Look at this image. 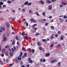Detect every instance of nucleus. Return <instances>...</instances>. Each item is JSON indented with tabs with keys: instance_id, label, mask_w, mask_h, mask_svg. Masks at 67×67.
I'll list each match as a JSON object with an SVG mask.
<instances>
[{
	"instance_id": "obj_1",
	"label": "nucleus",
	"mask_w": 67,
	"mask_h": 67,
	"mask_svg": "<svg viewBox=\"0 0 67 67\" xmlns=\"http://www.w3.org/2000/svg\"><path fill=\"white\" fill-rule=\"evenodd\" d=\"M28 60L29 61V63H31V64H32V63H33V60H31V58H29L28 59Z\"/></svg>"
},
{
	"instance_id": "obj_2",
	"label": "nucleus",
	"mask_w": 67,
	"mask_h": 67,
	"mask_svg": "<svg viewBox=\"0 0 67 67\" xmlns=\"http://www.w3.org/2000/svg\"><path fill=\"white\" fill-rule=\"evenodd\" d=\"M54 35H55L54 34H52L50 37V39L51 40H52V39H53L54 37L53 36H54Z\"/></svg>"
},
{
	"instance_id": "obj_3",
	"label": "nucleus",
	"mask_w": 67,
	"mask_h": 67,
	"mask_svg": "<svg viewBox=\"0 0 67 67\" xmlns=\"http://www.w3.org/2000/svg\"><path fill=\"white\" fill-rule=\"evenodd\" d=\"M58 67H60L61 65V62H59L57 64Z\"/></svg>"
},
{
	"instance_id": "obj_4",
	"label": "nucleus",
	"mask_w": 67,
	"mask_h": 67,
	"mask_svg": "<svg viewBox=\"0 0 67 67\" xmlns=\"http://www.w3.org/2000/svg\"><path fill=\"white\" fill-rule=\"evenodd\" d=\"M23 38L24 40H27L28 39V38H27V37L26 36H24L23 37Z\"/></svg>"
},
{
	"instance_id": "obj_5",
	"label": "nucleus",
	"mask_w": 67,
	"mask_h": 67,
	"mask_svg": "<svg viewBox=\"0 0 67 67\" xmlns=\"http://www.w3.org/2000/svg\"><path fill=\"white\" fill-rule=\"evenodd\" d=\"M50 54L49 53H47L45 55V57H48L49 56Z\"/></svg>"
},
{
	"instance_id": "obj_6",
	"label": "nucleus",
	"mask_w": 67,
	"mask_h": 67,
	"mask_svg": "<svg viewBox=\"0 0 67 67\" xmlns=\"http://www.w3.org/2000/svg\"><path fill=\"white\" fill-rule=\"evenodd\" d=\"M6 25L8 27H10V26L9 25V23L7 22L6 23Z\"/></svg>"
},
{
	"instance_id": "obj_7",
	"label": "nucleus",
	"mask_w": 67,
	"mask_h": 67,
	"mask_svg": "<svg viewBox=\"0 0 67 67\" xmlns=\"http://www.w3.org/2000/svg\"><path fill=\"white\" fill-rule=\"evenodd\" d=\"M15 18H13L12 17H10L9 18V19H10L11 20H15Z\"/></svg>"
},
{
	"instance_id": "obj_8",
	"label": "nucleus",
	"mask_w": 67,
	"mask_h": 67,
	"mask_svg": "<svg viewBox=\"0 0 67 67\" xmlns=\"http://www.w3.org/2000/svg\"><path fill=\"white\" fill-rule=\"evenodd\" d=\"M40 2L42 4H43V5H44V2H43V1H40Z\"/></svg>"
},
{
	"instance_id": "obj_9",
	"label": "nucleus",
	"mask_w": 67,
	"mask_h": 67,
	"mask_svg": "<svg viewBox=\"0 0 67 67\" xmlns=\"http://www.w3.org/2000/svg\"><path fill=\"white\" fill-rule=\"evenodd\" d=\"M51 28L52 30H54V29H55V27L53 26H51Z\"/></svg>"
},
{
	"instance_id": "obj_10",
	"label": "nucleus",
	"mask_w": 67,
	"mask_h": 67,
	"mask_svg": "<svg viewBox=\"0 0 67 67\" xmlns=\"http://www.w3.org/2000/svg\"><path fill=\"white\" fill-rule=\"evenodd\" d=\"M28 4H29V2L27 1L26 2H25L24 3L25 5H27Z\"/></svg>"
},
{
	"instance_id": "obj_11",
	"label": "nucleus",
	"mask_w": 67,
	"mask_h": 67,
	"mask_svg": "<svg viewBox=\"0 0 67 67\" xmlns=\"http://www.w3.org/2000/svg\"><path fill=\"white\" fill-rule=\"evenodd\" d=\"M21 35L22 36H24V35H25V31L23 32L22 33Z\"/></svg>"
},
{
	"instance_id": "obj_12",
	"label": "nucleus",
	"mask_w": 67,
	"mask_h": 67,
	"mask_svg": "<svg viewBox=\"0 0 67 67\" xmlns=\"http://www.w3.org/2000/svg\"><path fill=\"white\" fill-rule=\"evenodd\" d=\"M47 3H49V4L50 3H52V2H51V1H49V0H47Z\"/></svg>"
},
{
	"instance_id": "obj_13",
	"label": "nucleus",
	"mask_w": 67,
	"mask_h": 67,
	"mask_svg": "<svg viewBox=\"0 0 67 67\" xmlns=\"http://www.w3.org/2000/svg\"><path fill=\"white\" fill-rule=\"evenodd\" d=\"M31 52L32 54H34V52H35V50L34 49H32L31 50Z\"/></svg>"
},
{
	"instance_id": "obj_14",
	"label": "nucleus",
	"mask_w": 67,
	"mask_h": 67,
	"mask_svg": "<svg viewBox=\"0 0 67 67\" xmlns=\"http://www.w3.org/2000/svg\"><path fill=\"white\" fill-rule=\"evenodd\" d=\"M28 50L29 52H32V50L30 48H28Z\"/></svg>"
},
{
	"instance_id": "obj_15",
	"label": "nucleus",
	"mask_w": 67,
	"mask_h": 67,
	"mask_svg": "<svg viewBox=\"0 0 67 67\" xmlns=\"http://www.w3.org/2000/svg\"><path fill=\"white\" fill-rule=\"evenodd\" d=\"M9 54L11 56H13V55H12L13 54V53H12V52H10Z\"/></svg>"
},
{
	"instance_id": "obj_16",
	"label": "nucleus",
	"mask_w": 67,
	"mask_h": 67,
	"mask_svg": "<svg viewBox=\"0 0 67 67\" xmlns=\"http://www.w3.org/2000/svg\"><path fill=\"white\" fill-rule=\"evenodd\" d=\"M52 6H50L48 8V10H52Z\"/></svg>"
},
{
	"instance_id": "obj_17",
	"label": "nucleus",
	"mask_w": 67,
	"mask_h": 67,
	"mask_svg": "<svg viewBox=\"0 0 67 67\" xmlns=\"http://www.w3.org/2000/svg\"><path fill=\"white\" fill-rule=\"evenodd\" d=\"M39 50H40V51H42V49H43V48H42V47H39Z\"/></svg>"
},
{
	"instance_id": "obj_18",
	"label": "nucleus",
	"mask_w": 67,
	"mask_h": 67,
	"mask_svg": "<svg viewBox=\"0 0 67 67\" xmlns=\"http://www.w3.org/2000/svg\"><path fill=\"white\" fill-rule=\"evenodd\" d=\"M20 55H19V57H22V55H23V53H22V52H21L20 53Z\"/></svg>"
},
{
	"instance_id": "obj_19",
	"label": "nucleus",
	"mask_w": 67,
	"mask_h": 67,
	"mask_svg": "<svg viewBox=\"0 0 67 67\" xmlns=\"http://www.w3.org/2000/svg\"><path fill=\"white\" fill-rule=\"evenodd\" d=\"M37 44L38 46H41V43H40L39 42H37Z\"/></svg>"
},
{
	"instance_id": "obj_20",
	"label": "nucleus",
	"mask_w": 67,
	"mask_h": 67,
	"mask_svg": "<svg viewBox=\"0 0 67 67\" xmlns=\"http://www.w3.org/2000/svg\"><path fill=\"white\" fill-rule=\"evenodd\" d=\"M9 45H7L5 47V48H9Z\"/></svg>"
},
{
	"instance_id": "obj_21",
	"label": "nucleus",
	"mask_w": 67,
	"mask_h": 67,
	"mask_svg": "<svg viewBox=\"0 0 67 67\" xmlns=\"http://www.w3.org/2000/svg\"><path fill=\"white\" fill-rule=\"evenodd\" d=\"M2 52H5V50L4 49H3L2 50Z\"/></svg>"
},
{
	"instance_id": "obj_22",
	"label": "nucleus",
	"mask_w": 67,
	"mask_h": 67,
	"mask_svg": "<svg viewBox=\"0 0 67 67\" xmlns=\"http://www.w3.org/2000/svg\"><path fill=\"white\" fill-rule=\"evenodd\" d=\"M3 3L2 2H0V5H3Z\"/></svg>"
},
{
	"instance_id": "obj_23",
	"label": "nucleus",
	"mask_w": 67,
	"mask_h": 67,
	"mask_svg": "<svg viewBox=\"0 0 67 67\" xmlns=\"http://www.w3.org/2000/svg\"><path fill=\"white\" fill-rule=\"evenodd\" d=\"M42 41L43 42H46L47 41V40L46 39H42Z\"/></svg>"
},
{
	"instance_id": "obj_24",
	"label": "nucleus",
	"mask_w": 67,
	"mask_h": 67,
	"mask_svg": "<svg viewBox=\"0 0 67 67\" xmlns=\"http://www.w3.org/2000/svg\"><path fill=\"white\" fill-rule=\"evenodd\" d=\"M35 13L37 15H38L39 16H40V15L38 14V12H36Z\"/></svg>"
},
{
	"instance_id": "obj_25",
	"label": "nucleus",
	"mask_w": 67,
	"mask_h": 67,
	"mask_svg": "<svg viewBox=\"0 0 67 67\" xmlns=\"http://www.w3.org/2000/svg\"><path fill=\"white\" fill-rule=\"evenodd\" d=\"M40 34L39 33H36V36H38V35H40Z\"/></svg>"
},
{
	"instance_id": "obj_26",
	"label": "nucleus",
	"mask_w": 67,
	"mask_h": 67,
	"mask_svg": "<svg viewBox=\"0 0 67 67\" xmlns=\"http://www.w3.org/2000/svg\"><path fill=\"white\" fill-rule=\"evenodd\" d=\"M6 39H7V37H4L3 40L4 42H5V41L6 40Z\"/></svg>"
},
{
	"instance_id": "obj_27",
	"label": "nucleus",
	"mask_w": 67,
	"mask_h": 67,
	"mask_svg": "<svg viewBox=\"0 0 67 67\" xmlns=\"http://www.w3.org/2000/svg\"><path fill=\"white\" fill-rule=\"evenodd\" d=\"M18 59L19 60H21L22 59V58H21L20 57H18Z\"/></svg>"
},
{
	"instance_id": "obj_28",
	"label": "nucleus",
	"mask_w": 67,
	"mask_h": 67,
	"mask_svg": "<svg viewBox=\"0 0 67 67\" xmlns=\"http://www.w3.org/2000/svg\"><path fill=\"white\" fill-rule=\"evenodd\" d=\"M39 65H40V64H39V63H37V64H36V63H35V66H39Z\"/></svg>"
},
{
	"instance_id": "obj_29",
	"label": "nucleus",
	"mask_w": 67,
	"mask_h": 67,
	"mask_svg": "<svg viewBox=\"0 0 67 67\" xmlns=\"http://www.w3.org/2000/svg\"><path fill=\"white\" fill-rule=\"evenodd\" d=\"M63 18L65 19H66L67 18V16L66 15H64L63 17Z\"/></svg>"
},
{
	"instance_id": "obj_30",
	"label": "nucleus",
	"mask_w": 67,
	"mask_h": 67,
	"mask_svg": "<svg viewBox=\"0 0 67 67\" xmlns=\"http://www.w3.org/2000/svg\"><path fill=\"white\" fill-rule=\"evenodd\" d=\"M16 39L17 40V41H19V38L18 36H16Z\"/></svg>"
},
{
	"instance_id": "obj_31",
	"label": "nucleus",
	"mask_w": 67,
	"mask_h": 67,
	"mask_svg": "<svg viewBox=\"0 0 67 67\" xmlns=\"http://www.w3.org/2000/svg\"><path fill=\"white\" fill-rule=\"evenodd\" d=\"M14 44H15V41L13 40V41L12 42L13 45H14Z\"/></svg>"
},
{
	"instance_id": "obj_32",
	"label": "nucleus",
	"mask_w": 67,
	"mask_h": 67,
	"mask_svg": "<svg viewBox=\"0 0 67 67\" xmlns=\"http://www.w3.org/2000/svg\"><path fill=\"white\" fill-rule=\"evenodd\" d=\"M4 53L5 55H6V56H8V53H7L6 52H4Z\"/></svg>"
},
{
	"instance_id": "obj_33",
	"label": "nucleus",
	"mask_w": 67,
	"mask_h": 67,
	"mask_svg": "<svg viewBox=\"0 0 67 67\" xmlns=\"http://www.w3.org/2000/svg\"><path fill=\"white\" fill-rule=\"evenodd\" d=\"M60 40H64V38L63 37H60Z\"/></svg>"
},
{
	"instance_id": "obj_34",
	"label": "nucleus",
	"mask_w": 67,
	"mask_h": 67,
	"mask_svg": "<svg viewBox=\"0 0 67 67\" xmlns=\"http://www.w3.org/2000/svg\"><path fill=\"white\" fill-rule=\"evenodd\" d=\"M29 13H32V10H30L29 11Z\"/></svg>"
},
{
	"instance_id": "obj_35",
	"label": "nucleus",
	"mask_w": 67,
	"mask_h": 67,
	"mask_svg": "<svg viewBox=\"0 0 67 67\" xmlns=\"http://www.w3.org/2000/svg\"><path fill=\"white\" fill-rule=\"evenodd\" d=\"M61 34V32L60 31H59L58 32V35L60 34Z\"/></svg>"
},
{
	"instance_id": "obj_36",
	"label": "nucleus",
	"mask_w": 67,
	"mask_h": 67,
	"mask_svg": "<svg viewBox=\"0 0 67 67\" xmlns=\"http://www.w3.org/2000/svg\"><path fill=\"white\" fill-rule=\"evenodd\" d=\"M64 21V19H63L62 20L60 21L61 22H63Z\"/></svg>"
},
{
	"instance_id": "obj_37",
	"label": "nucleus",
	"mask_w": 67,
	"mask_h": 67,
	"mask_svg": "<svg viewBox=\"0 0 67 67\" xmlns=\"http://www.w3.org/2000/svg\"><path fill=\"white\" fill-rule=\"evenodd\" d=\"M42 15L43 16H45V12H43L42 14Z\"/></svg>"
},
{
	"instance_id": "obj_38",
	"label": "nucleus",
	"mask_w": 67,
	"mask_h": 67,
	"mask_svg": "<svg viewBox=\"0 0 67 67\" xmlns=\"http://www.w3.org/2000/svg\"><path fill=\"white\" fill-rule=\"evenodd\" d=\"M63 7V4H60V8H62Z\"/></svg>"
},
{
	"instance_id": "obj_39",
	"label": "nucleus",
	"mask_w": 67,
	"mask_h": 67,
	"mask_svg": "<svg viewBox=\"0 0 67 67\" xmlns=\"http://www.w3.org/2000/svg\"><path fill=\"white\" fill-rule=\"evenodd\" d=\"M7 3H11V2L10 1H8L7 2Z\"/></svg>"
},
{
	"instance_id": "obj_40",
	"label": "nucleus",
	"mask_w": 67,
	"mask_h": 67,
	"mask_svg": "<svg viewBox=\"0 0 67 67\" xmlns=\"http://www.w3.org/2000/svg\"><path fill=\"white\" fill-rule=\"evenodd\" d=\"M3 32L4 31H5V27H3Z\"/></svg>"
},
{
	"instance_id": "obj_41",
	"label": "nucleus",
	"mask_w": 67,
	"mask_h": 67,
	"mask_svg": "<svg viewBox=\"0 0 67 67\" xmlns=\"http://www.w3.org/2000/svg\"><path fill=\"white\" fill-rule=\"evenodd\" d=\"M40 61L41 63H42V62H43V59H40Z\"/></svg>"
},
{
	"instance_id": "obj_42",
	"label": "nucleus",
	"mask_w": 67,
	"mask_h": 67,
	"mask_svg": "<svg viewBox=\"0 0 67 67\" xmlns=\"http://www.w3.org/2000/svg\"><path fill=\"white\" fill-rule=\"evenodd\" d=\"M48 24V23H46L45 24V25H46V26H47V25Z\"/></svg>"
},
{
	"instance_id": "obj_43",
	"label": "nucleus",
	"mask_w": 67,
	"mask_h": 67,
	"mask_svg": "<svg viewBox=\"0 0 67 67\" xmlns=\"http://www.w3.org/2000/svg\"><path fill=\"white\" fill-rule=\"evenodd\" d=\"M58 36V35H57V34H56L55 35V37H57Z\"/></svg>"
},
{
	"instance_id": "obj_44",
	"label": "nucleus",
	"mask_w": 67,
	"mask_h": 67,
	"mask_svg": "<svg viewBox=\"0 0 67 67\" xmlns=\"http://www.w3.org/2000/svg\"><path fill=\"white\" fill-rule=\"evenodd\" d=\"M51 63H52V64L53 63H54V60H52L51 62Z\"/></svg>"
},
{
	"instance_id": "obj_45",
	"label": "nucleus",
	"mask_w": 67,
	"mask_h": 67,
	"mask_svg": "<svg viewBox=\"0 0 67 67\" xmlns=\"http://www.w3.org/2000/svg\"><path fill=\"white\" fill-rule=\"evenodd\" d=\"M60 46V44H58L57 46V47H59Z\"/></svg>"
},
{
	"instance_id": "obj_46",
	"label": "nucleus",
	"mask_w": 67,
	"mask_h": 67,
	"mask_svg": "<svg viewBox=\"0 0 67 67\" xmlns=\"http://www.w3.org/2000/svg\"><path fill=\"white\" fill-rule=\"evenodd\" d=\"M34 19L33 18H31L30 19V20L31 21H34Z\"/></svg>"
},
{
	"instance_id": "obj_47",
	"label": "nucleus",
	"mask_w": 67,
	"mask_h": 67,
	"mask_svg": "<svg viewBox=\"0 0 67 67\" xmlns=\"http://www.w3.org/2000/svg\"><path fill=\"white\" fill-rule=\"evenodd\" d=\"M26 55H27V53H25L24 54V55L25 56H26Z\"/></svg>"
},
{
	"instance_id": "obj_48",
	"label": "nucleus",
	"mask_w": 67,
	"mask_h": 67,
	"mask_svg": "<svg viewBox=\"0 0 67 67\" xmlns=\"http://www.w3.org/2000/svg\"><path fill=\"white\" fill-rule=\"evenodd\" d=\"M22 11H23V12H25V9H23Z\"/></svg>"
},
{
	"instance_id": "obj_49",
	"label": "nucleus",
	"mask_w": 67,
	"mask_h": 67,
	"mask_svg": "<svg viewBox=\"0 0 67 67\" xmlns=\"http://www.w3.org/2000/svg\"><path fill=\"white\" fill-rule=\"evenodd\" d=\"M31 3L30 2L28 4V5L29 6V5H31Z\"/></svg>"
},
{
	"instance_id": "obj_50",
	"label": "nucleus",
	"mask_w": 67,
	"mask_h": 67,
	"mask_svg": "<svg viewBox=\"0 0 67 67\" xmlns=\"http://www.w3.org/2000/svg\"><path fill=\"white\" fill-rule=\"evenodd\" d=\"M3 8H6V5H4L3 6Z\"/></svg>"
},
{
	"instance_id": "obj_51",
	"label": "nucleus",
	"mask_w": 67,
	"mask_h": 67,
	"mask_svg": "<svg viewBox=\"0 0 67 67\" xmlns=\"http://www.w3.org/2000/svg\"><path fill=\"white\" fill-rule=\"evenodd\" d=\"M12 51H13V52H14V49L13 48H12Z\"/></svg>"
},
{
	"instance_id": "obj_52",
	"label": "nucleus",
	"mask_w": 67,
	"mask_h": 67,
	"mask_svg": "<svg viewBox=\"0 0 67 67\" xmlns=\"http://www.w3.org/2000/svg\"><path fill=\"white\" fill-rule=\"evenodd\" d=\"M32 29H34L35 30H36L37 29V27H36L35 28H32Z\"/></svg>"
},
{
	"instance_id": "obj_53",
	"label": "nucleus",
	"mask_w": 67,
	"mask_h": 67,
	"mask_svg": "<svg viewBox=\"0 0 67 67\" xmlns=\"http://www.w3.org/2000/svg\"><path fill=\"white\" fill-rule=\"evenodd\" d=\"M26 67H30V64H27L26 65Z\"/></svg>"
},
{
	"instance_id": "obj_54",
	"label": "nucleus",
	"mask_w": 67,
	"mask_h": 67,
	"mask_svg": "<svg viewBox=\"0 0 67 67\" xmlns=\"http://www.w3.org/2000/svg\"><path fill=\"white\" fill-rule=\"evenodd\" d=\"M54 63H56L57 62V60L56 59H54Z\"/></svg>"
},
{
	"instance_id": "obj_55",
	"label": "nucleus",
	"mask_w": 67,
	"mask_h": 67,
	"mask_svg": "<svg viewBox=\"0 0 67 67\" xmlns=\"http://www.w3.org/2000/svg\"><path fill=\"white\" fill-rule=\"evenodd\" d=\"M22 49L23 50H25V48L24 47H23L22 48Z\"/></svg>"
},
{
	"instance_id": "obj_56",
	"label": "nucleus",
	"mask_w": 67,
	"mask_h": 67,
	"mask_svg": "<svg viewBox=\"0 0 67 67\" xmlns=\"http://www.w3.org/2000/svg\"><path fill=\"white\" fill-rule=\"evenodd\" d=\"M15 61L16 62V63H18V60L15 59Z\"/></svg>"
},
{
	"instance_id": "obj_57",
	"label": "nucleus",
	"mask_w": 67,
	"mask_h": 67,
	"mask_svg": "<svg viewBox=\"0 0 67 67\" xmlns=\"http://www.w3.org/2000/svg\"><path fill=\"white\" fill-rule=\"evenodd\" d=\"M43 62H46V60L45 59H43Z\"/></svg>"
},
{
	"instance_id": "obj_58",
	"label": "nucleus",
	"mask_w": 67,
	"mask_h": 67,
	"mask_svg": "<svg viewBox=\"0 0 67 67\" xmlns=\"http://www.w3.org/2000/svg\"><path fill=\"white\" fill-rule=\"evenodd\" d=\"M37 25V24H35L34 25L33 27H34V26H36Z\"/></svg>"
},
{
	"instance_id": "obj_59",
	"label": "nucleus",
	"mask_w": 67,
	"mask_h": 67,
	"mask_svg": "<svg viewBox=\"0 0 67 67\" xmlns=\"http://www.w3.org/2000/svg\"><path fill=\"white\" fill-rule=\"evenodd\" d=\"M1 64L2 65H3V62H1Z\"/></svg>"
},
{
	"instance_id": "obj_60",
	"label": "nucleus",
	"mask_w": 67,
	"mask_h": 67,
	"mask_svg": "<svg viewBox=\"0 0 67 67\" xmlns=\"http://www.w3.org/2000/svg\"><path fill=\"white\" fill-rule=\"evenodd\" d=\"M49 19H52V16H50L49 17Z\"/></svg>"
},
{
	"instance_id": "obj_61",
	"label": "nucleus",
	"mask_w": 67,
	"mask_h": 67,
	"mask_svg": "<svg viewBox=\"0 0 67 67\" xmlns=\"http://www.w3.org/2000/svg\"><path fill=\"white\" fill-rule=\"evenodd\" d=\"M9 34H8L7 35V37H9Z\"/></svg>"
},
{
	"instance_id": "obj_62",
	"label": "nucleus",
	"mask_w": 67,
	"mask_h": 67,
	"mask_svg": "<svg viewBox=\"0 0 67 67\" xmlns=\"http://www.w3.org/2000/svg\"><path fill=\"white\" fill-rule=\"evenodd\" d=\"M12 64H10L9 65V67H12Z\"/></svg>"
},
{
	"instance_id": "obj_63",
	"label": "nucleus",
	"mask_w": 67,
	"mask_h": 67,
	"mask_svg": "<svg viewBox=\"0 0 67 67\" xmlns=\"http://www.w3.org/2000/svg\"><path fill=\"white\" fill-rule=\"evenodd\" d=\"M14 49H16V48H15V46H14L13 47Z\"/></svg>"
},
{
	"instance_id": "obj_64",
	"label": "nucleus",
	"mask_w": 67,
	"mask_h": 67,
	"mask_svg": "<svg viewBox=\"0 0 67 67\" xmlns=\"http://www.w3.org/2000/svg\"><path fill=\"white\" fill-rule=\"evenodd\" d=\"M53 46V44H52L50 46L51 47H52Z\"/></svg>"
}]
</instances>
